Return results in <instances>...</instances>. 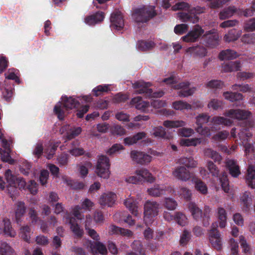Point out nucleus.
I'll return each mask as SVG.
<instances>
[{"mask_svg":"<svg viewBox=\"0 0 255 255\" xmlns=\"http://www.w3.org/2000/svg\"><path fill=\"white\" fill-rule=\"evenodd\" d=\"M242 30L235 28L230 30L228 33L225 34L224 39L225 41L230 42L237 40L241 35Z\"/></svg>","mask_w":255,"mask_h":255,"instance_id":"nucleus-29","label":"nucleus"},{"mask_svg":"<svg viewBox=\"0 0 255 255\" xmlns=\"http://www.w3.org/2000/svg\"><path fill=\"white\" fill-rule=\"evenodd\" d=\"M148 194L153 197H159L165 193V187L163 185L156 184L147 189Z\"/></svg>","mask_w":255,"mask_h":255,"instance_id":"nucleus-27","label":"nucleus"},{"mask_svg":"<svg viewBox=\"0 0 255 255\" xmlns=\"http://www.w3.org/2000/svg\"><path fill=\"white\" fill-rule=\"evenodd\" d=\"M124 204L127 208L130 211L131 213L134 216H137L138 213L137 211L138 207L136 202L133 199L129 198L125 200Z\"/></svg>","mask_w":255,"mask_h":255,"instance_id":"nucleus-35","label":"nucleus"},{"mask_svg":"<svg viewBox=\"0 0 255 255\" xmlns=\"http://www.w3.org/2000/svg\"><path fill=\"white\" fill-rule=\"evenodd\" d=\"M94 203L89 199L86 198L82 203L81 206L77 205L73 209L72 214L78 220L84 219V215L81 210L83 209L86 210H90L93 206Z\"/></svg>","mask_w":255,"mask_h":255,"instance_id":"nucleus-11","label":"nucleus"},{"mask_svg":"<svg viewBox=\"0 0 255 255\" xmlns=\"http://www.w3.org/2000/svg\"><path fill=\"white\" fill-rule=\"evenodd\" d=\"M251 115L250 112L240 109H231L224 113L225 117L237 120H246Z\"/></svg>","mask_w":255,"mask_h":255,"instance_id":"nucleus-12","label":"nucleus"},{"mask_svg":"<svg viewBox=\"0 0 255 255\" xmlns=\"http://www.w3.org/2000/svg\"><path fill=\"white\" fill-rule=\"evenodd\" d=\"M92 164L90 161H86L84 165H81L79 167V172L81 176L84 178L88 173V168L91 167Z\"/></svg>","mask_w":255,"mask_h":255,"instance_id":"nucleus-55","label":"nucleus"},{"mask_svg":"<svg viewBox=\"0 0 255 255\" xmlns=\"http://www.w3.org/2000/svg\"><path fill=\"white\" fill-rule=\"evenodd\" d=\"M174 177L178 180L186 181L191 178L190 172L184 166L176 167L172 172Z\"/></svg>","mask_w":255,"mask_h":255,"instance_id":"nucleus-18","label":"nucleus"},{"mask_svg":"<svg viewBox=\"0 0 255 255\" xmlns=\"http://www.w3.org/2000/svg\"><path fill=\"white\" fill-rule=\"evenodd\" d=\"M223 106V103L221 101L217 99H212L208 105L209 108H212L214 110H217L221 108Z\"/></svg>","mask_w":255,"mask_h":255,"instance_id":"nucleus-62","label":"nucleus"},{"mask_svg":"<svg viewBox=\"0 0 255 255\" xmlns=\"http://www.w3.org/2000/svg\"><path fill=\"white\" fill-rule=\"evenodd\" d=\"M205 8L197 6L196 7H190L188 13L180 12L177 13L178 17L184 22H190L196 23L199 21V18L197 16L205 12Z\"/></svg>","mask_w":255,"mask_h":255,"instance_id":"nucleus-6","label":"nucleus"},{"mask_svg":"<svg viewBox=\"0 0 255 255\" xmlns=\"http://www.w3.org/2000/svg\"><path fill=\"white\" fill-rule=\"evenodd\" d=\"M209 119L210 117L207 114H200L196 118V124L198 126H202L203 124L207 123L209 122Z\"/></svg>","mask_w":255,"mask_h":255,"instance_id":"nucleus-61","label":"nucleus"},{"mask_svg":"<svg viewBox=\"0 0 255 255\" xmlns=\"http://www.w3.org/2000/svg\"><path fill=\"white\" fill-rule=\"evenodd\" d=\"M76 219V217L74 216V217H69L67 219L70 224V229L75 236L78 238H80L83 236L84 231L77 223Z\"/></svg>","mask_w":255,"mask_h":255,"instance_id":"nucleus-21","label":"nucleus"},{"mask_svg":"<svg viewBox=\"0 0 255 255\" xmlns=\"http://www.w3.org/2000/svg\"><path fill=\"white\" fill-rule=\"evenodd\" d=\"M3 222L4 234L10 237H14L16 233L12 228L10 220L8 219H4Z\"/></svg>","mask_w":255,"mask_h":255,"instance_id":"nucleus-41","label":"nucleus"},{"mask_svg":"<svg viewBox=\"0 0 255 255\" xmlns=\"http://www.w3.org/2000/svg\"><path fill=\"white\" fill-rule=\"evenodd\" d=\"M11 152V150H3L0 148V154L1 156V160L5 162H8L10 164H13L14 163V160L11 158L10 153Z\"/></svg>","mask_w":255,"mask_h":255,"instance_id":"nucleus-47","label":"nucleus"},{"mask_svg":"<svg viewBox=\"0 0 255 255\" xmlns=\"http://www.w3.org/2000/svg\"><path fill=\"white\" fill-rule=\"evenodd\" d=\"M238 56L237 53L234 50L226 49L222 50L219 54V58L221 60H231L237 58Z\"/></svg>","mask_w":255,"mask_h":255,"instance_id":"nucleus-33","label":"nucleus"},{"mask_svg":"<svg viewBox=\"0 0 255 255\" xmlns=\"http://www.w3.org/2000/svg\"><path fill=\"white\" fill-rule=\"evenodd\" d=\"M5 177L7 182L11 187H16L20 184L21 186L25 185V182L21 178L17 177L11 173L10 169H7L5 173Z\"/></svg>","mask_w":255,"mask_h":255,"instance_id":"nucleus-17","label":"nucleus"},{"mask_svg":"<svg viewBox=\"0 0 255 255\" xmlns=\"http://www.w3.org/2000/svg\"><path fill=\"white\" fill-rule=\"evenodd\" d=\"M82 128L78 127H71L66 133V138L67 140H71L78 136L82 132Z\"/></svg>","mask_w":255,"mask_h":255,"instance_id":"nucleus-38","label":"nucleus"},{"mask_svg":"<svg viewBox=\"0 0 255 255\" xmlns=\"http://www.w3.org/2000/svg\"><path fill=\"white\" fill-rule=\"evenodd\" d=\"M201 139L199 138H185L182 139L180 141V144L182 146H196L200 144Z\"/></svg>","mask_w":255,"mask_h":255,"instance_id":"nucleus-46","label":"nucleus"},{"mask_svg":"<svg viewBox=\"0 0 255 255\" xmlns=\"http://www.w3.org/2000/svg\"><path fill=\"white\" fill-rule=\"evenodd\" d=\"M217 217L219 221V227L225 228L227 225V213L223 207H219L217 209Z\"/></svg>","mask_w":255,"mask_h":255,"instance_id":"nucleus-26","label":"nucleus"},{"mask_svg":"<svg viewBox=\"0 0 255 255\" xmlns=\"http://www.w3.org/2000/svg\"><path fill=\"white\" fill-rule=\"evenodd\" d=\"M163 81L167 84H171L172 87L175 89L180 90L178 92L180 97H186L192 95L195 91V88H189L190 83L184 82L176 84V81L173 77L165 78Z\"/></svg>","mask_w":255,"mask_h":255,"instance_id":"nucleus-5","label":"nucleus"},{"mask_svg":"<svg viewBox=\"0 0 255 255\" xmlns=\"http://www.w3.org/2000/svg\"><path fill=\"white\" fill-rule=\"evenodd\" d=\"M244 123L245 126L242 127L234 128L231 131V136L233 138H236L237 137L236 133H238V137L240 141V144L249 141L250 138L253 136V134L250 131L249 128L253 127V122L246 121Z\"/></svg>","mask_w":255,"mask_h":255,"instance_id":"nucleus-3","label":"nucleus"},{"mask_svg":"<svg viewBox=\"0 0 255 255\" xmlns=\"http://www.w3.org/2000/svg\"><path fill=\"white\" fill-rule=\"evenodd\" d=\"M206 86L212 89H221L223 87V83L220 80H212L206 84Z\"/></svg>","mask_w":255,"mask_h":255,"instance_id":"nucleus-58","label":"nucleus"},{"mask_svg":"<svg viewBox=\"0 0 255 255\" xmlns=\"http://www.w3.org/2000/svg\"><path fill=\"white\" fill-rule=\"evenodd\" d=\"M178 163L185 165L188 168H194L197 165V162L192 157L189 158L183 157L178 159Z\"/></svg>","mask_w":255,"mask_h":255,"instance_id":"nucleus-42","label":"nucleus"},{"mask_svg":"<svg viewBox=\"0 0 255 255\" xmlns=\"http://www.w3.org/2000/svg\"><path fill=\"white\" fill-rule=\"evenodd\" d=\"M69 158V154L65 153H61L57 157L58 164L60 166L66 165L68 164Z\"/></svg>","mask_w":255,"mask_h":255,"instance_id":"nucleus-64","label":"nucleus"},{"mask_svg":"<svg viewBox=\"0 0 255 255\" xmlns=\"http://www.w3.org/2000/svg\"><path fill=\"white\" fill-rule=\"evenodd\" d=\"M224 98L231 102L240 101L243 99V95L238 92H226L223 93Z\"/></svg>","mask_w":255,"mask_h":255,"instance_id":"nucleus-43","label":"nucleus"},{"mask_svg":"<svg viewBox=\"0 0 255 255\" xmlns=\"http://www.w3.org/2000/svg\"><path fill=\"white\" fill-rule=\"evenodd\" d=\"M220 183L221 184L223 190L226 193H228L230 190L229 182L228 176L226 174H223L222 177L220 178Z\"/></svg>","mask_w":255,"mask_h":255,"instance_id":"nucleus-57","label":"nucleus"},{"mask_svg":"<svg viewBox=\"0 0 255 255\" xmlns=\"http://www.w3.org/2000/svg\"><path fill=\"white\" fill-rule=\"evenodd\" d=\"M111 27L118 30L122 29L124 26L123 15L119 10H115L111 15Z\"/></svg>","mask_w":255,"mask_h":255,"instance_id":"nucleus-13","label":"nucleus"},{"mask_svg":"<svg viewBox=\"0 0 255 255\" xmlns=\"http://www.w3.org/2000/svg\"><path fill=\"white\" fill-rule=\"evenodd\" d=\"M244 29L248 32L255 31V18L247 20L244 23Z\"/></svg>","mask_w":255,"mask_h":255,"instance_id":"nucleus-56","label":"nucleus"},{"mask_svg":"<svg viewBox=\"0 0 255 255\" xmlns=\"http://www.w3.org/2000/svg\"><path fill=\"white\" fill-rule=\"evenodd\" d=\"M237 11V8L235 6H230L223 9L219 13V18L224 20L231 17Z\"/></svg>","mask_w":255,"mask_h":255,"instance_id":"nucleus-34","label":"nucleus"},{"mask_svg":"<svg viewBox=\"0 0 255 255\" xmlns=\"http://www.w3.org/2000/svg\"><path fill=\"white\" fill-rule=\"evenodd\" d=\"M174 220L177 223L181 226H184L187 223V218L185 214L181 212H176L174 216Z\"/></svg>","mask_w":255,"mask_h":255,"instance_id":"nucleus-50","label":"nucleus"},{"mask_svg":"<svg viewBox=\"0 0 255 255\" xmlns=\"http://www.w3.org/2000/svg\"><path fill=\"white\" fill-rule=\"evenodd\" d=\"M206 42L209 46L215 47L219 44V36L217 30L213 29L208 31L204 35Z\"/></svg>","mask_w":255,"mask_h":255,"instance_id":"nucleus-16","label":"nucleus"},{"mask_svg":"<svg viewBox=\"0 0 255 255\" xmlns=\"http://www.w3.org/2000/svg\"><path fill=\"white\" fill-rule=\"evenodd\" d=\"M135 174L137 176H139L140 181H146L152 183L155 180L152 174L145 168H142L140 169L136 170L135 171Z\"/></svg>","mask_w":255,"mask_h":255,"instance_id":"nucleus-23","label":"nucleus"},{"mask_svg":"<svg viewBox=\"0 0 255 255\" xmlns=\"http://www.w3.org/2000/svg\"><path fill=\"white\" fill-rule=\"evenodd\" d=\"M155 7H146L135 9L132 14L133 18L137 23H145L157 14Z\"/></svg>","mask_w":255,"mask_h":255,"instance_id":"nucleus-4","label":"nucleus"},{"mask_svg":"<svg viewBox=\"0 0 255 255\" xmlns=\"http://www.w3.org/2000/svg\"><path fill=\"white\" fill-rule=\"evenodd\" d=\"M138 49L142 51L152 49L155 46V43L152 41L139 40L137 44Z\"/></svg>","mask_w":255,"mask_h":255,"instance_id":"nucleus-37","label":"nucleus"},{"mask_svg":"<svg viewBox=\"0 0 255 255\" xmlns=\"http://www.w3.org/2000/svg\"><path fill=\"white\" fill-rule=\"evenodd\" d=\"M163 125L169 128H177L179 127H183L186 125V122L183 121H170L166 120L164 121Z\"/></svg>","mask_w":255,"mask_h":255,"instance_id":"nucleus-39","label":"nucleus"},{"mask_svg":"<svg viewBox=\"0 0 255 255\" xmlns=\"http://www.w3.org/2000/svg\"><path fill=\"white\" fill-rule=\"evenodd\" d=\"M188 208L194 220L197 221L202 219L204 213L194 203L190 202L188 204Z\"/></svg>","mask_w":255,"mask_h":255,"instance_id":"nucleus-25","label":"nucleus"},{"mask_svg":"<svg viewBox=\"0 0 255 255\" xmlns=\"http://www.w3.org/2000/svg\"><path fill=\"white\" fill-rule=\"evenodd\" d=\"M130 157L132 160L140 164H147L152 160V157L143 152L132 150L130 152Z\"/></svg>","mask_w":255,"mask_h":255,"instance_id":"nucleus-10","label":"nucleus"},{"mask_svg":"<svg viewBox=\"0 0 255 255\" xmlns=\"http://www.w3.org/2000/svg\"><path fill=\"white\" fill-rule=\"evenodd\" d=\"M26 210L25 204L22 202H18L16 204L15 211V221L17 224L21 222V218L24 215Z\"/></svg>","mask_w":255,"mask_h":255,"instance_id":"nucleus-32","label":"nucleus"},{"mask_svg":"<svg viewBox=\"0 0 255 255\" xmlns=\"http://www.w3.org/2000/svg\"><path fill=\"white\" fill-rule=\"evenodd\" d=\"M188 26L186 24H180L176 25L174 29V32L177 34L181 35L188 30Z\"/></svg>","mask_w":255,"mask_h":255,"instance_id":"nucleus-63","label":"nucleus"},{"mask_svg":"<svg viewBox=\"0 0 255 255\" xmlns=\"http://www.w3.org/2000/svg\"><path fill=\"white\" fill-rule=\"evenodd\" d=\"M187 52H190L194 55L200 57H204L206 55L207 50L203 46L197 45L196 46L190 47L187 49Z\"/></svg>","mask_w":255,"mask_h":255,"instance_id":"nucleus-30","label":"nucleus"},{"mask_svg":"<svg viewBox=\"0 0 255 255\" xmlns=\"http://www.w3.org/2000/svg\"><path fill=\"white\" fill-rule=\"evenodd\" d=\"M104 18L105 13L98 11L92 14L86 16L84 18V22L90 26H94L102 22Z\"/></svg>","mask_w":255,"mask_h":255,"instance_id":"nucleus-15","label":"nucleus"},{"mask_svg":"<svg viewBox=\"0 0 255 255\" xmlns=\"http://www.w3.org/2000/svg\"><path fill=\"white\" fill-rule=\"evenodd\" d=\"M61 99L62 102H58L54 108V113L61 121L64 119L66 110L77 109L80 106L79 102L73 97L64 96L61 97Z\"/></svg>","mask_w":255,"mask_h":255,"instance_id":"nucleus-2","label":"nucleus"},{"mask_svg":"<svg viewBox=\"0 0 255 255\" xmlns=\"http://www.w3.org/2000/svg\"><path fill=\"white\" fill-rule=\"evenodd\" d=\"M110 166L109 158L105 155H100L96 165V173L101 178H108L110 173L109 171Z\"/></svg>","mask_w":255,"mask_h":255,"instance_id":"nucleus-9","label":"nucleus"},{"mask_svg":"<svg viewBox=\"0 0 255 255\" xmlns=\"http://www.w3.org/2000/svg\"><path fill=\"white\" fill-rule=\"evenodd\" d=\"M164 205V207L169 210H175L177 206L176 201L170 198H165Z\"/></svg>","mask_w":255,"mask_h":255,"instance_id":"nucleus-60","label":"nucleus"},{"mask_svg":"<svg viewBox=\"0 0 255 255\" xmlns=\"http://www.w3.org/2000/svg\"><path fill=\"white\" fill-rule=\"evenodd\" d=\"M85 230L87 234L95 241L88 240L86 242V246L88 249L93 255H98L99 254L106 255L107 253V249L106 246L102 243L99 242L100 237L97 232L89 228L87 224H85Z\"/></svg>","mask_w":255,"mask_h":255,"instance_id":"nucleus-1","label":"nucleus"},{"mask_svg":"<svg viewBox=\"0 0 255 255\" xmlns=\"http://www.w3.org/2000/svg\"><path fill=\"white\" fill-rule=\"evenodd\" d=\"M226 167L230 174L234 178H237L241 174L240 168L237 161L230 159L226 162Z\"/></svg>","mask_w":255,"mask_h":255,"instance_id":"nucleus-19","label":"nucleus"},{"mask_svg":"<svg viewBox=\"0 0 255 255\" xmlns=\"http://www.w3.org/2000/svg\"><path fill=\"white\" fill-rule=\"evenodd\" d=\"M159 204L155 201H147L144 205V222L146 225L151 224L158 214Z\"/></svg>","mask_w":255,"mask_h":255,"instance_id":"nucleus-7","label":"nucleus"},{"mask_svg":"<svg viewBox=\"0 0 255 255\" xmlns=\"http://www.w3.org/2000/svg\"><path fill=\"white\" fill-rule=\"evenodd\" d=\"M73 148L69 150V152L72 155L75 156H79L83 155L85 151L83 148H77V146L79 145L78 140L74 141L71 143Z\"/></svg>","mask_w":255,"mask_h":255,"instance_id":"nucleus-44","label":"nucleus"},{"mask_svg":"<svg viewBox=\"0 0 255 255\" xmlns=\"http://www.w3.org/2000/svg\"><path fill=\"white\" fill-rule=\"evenodd\" d=\"M195 189L200 193L205 195L208 192V188L206 185L200 180H198L195 182Z\"/></svg>","mask_w":255,"mask_h":255,"instance_id":"nucleus-52","label":"nucleus"},{"mask_svg":"<svg viewBox=\"0 0 255 255\" xmlns=\"http://www.w3.org/2000/svg\"><path fill=\"white\" fill-rule=\"evenodd\" d=\"M246 182L252 188H255V166L250 165L246 176Z\"/></svg>","mask_w":255,"mask_h":255,"instance_id":"nucleus-24","label":"nucleus"},{"mask_svg":"<svg viewBox=\"0 0 255 255\" xmlns=\"http://www.w3.org/2000/svg\"><path fill=\"white\" fill-rule=\"evenodd\" d=\"M204 154L206 156L211 158L215 162H220L222 160L221 156L217 151L211 148L206 149Z\"/></svg>","mask_w":255,"mask_h":255,"instance_id":"nucleus-48","label":"nucleus"},{"mask_svg":"<svg viewBox=\"0 0 255 255\" xmlns=\"http://www.w3.org/2000/svg\"><path fill=\"white\" fill-rule=\"evenodd\" d=\"M210 209L208 206H205L204 211V215L202 217V223L204 226L207 227L210 224Z\"/></svg>","mask_w":255,"mask_h":255,"instance_id":"nucleus-59","label":"nucleus"},{"mask_svg":"<svg viewBox=\"0 0 255 255\" xmlns=\"http://www.w3.org/2000/svg\"><path fill=\"white\" fill-rule=\"evenodd\" d=\"M134 89H136L135 93L138 94H144L147 97H161L164 94L162 91L154 92L151 89L149 88L151 84L149 82L137 81L132 85Z\"/></svg>","mask_w":255,"mask_h":255,"instance_id":"nucleus-8","label":"nucleus"},{"mask_svg":"<svg viewBox=\"0 0 255 255\" xmlns=\"http://www.w3.org/2000/svg\"><path fill=\"white\" fill-rule=\"evenodd\" d=\"M212 123L215 125H224L230 126L233 124V121L223 117L215 116L212 119Z\"/></svg>","mask_w":255,"mask_h":255,"instance_id":"nucleus-36","label":"nucleus"},{"mask_svg":"<svg viewBox=\"0 0 255 255\" xmlns=\"http://www.w3.org/2000/svg\"><path fill=\"white\" fill-rule=\"evenodd\" d=\"M241 41L245 44H255V34H245L242 37Z\"/></svg>","mask_w":255,"mask_h":255,"instance_id":"nucleus-53","label":"nucleus"},{"mask_svg":"<svg viewBox=\"0 0 255 255\" xmlns=\"http://www.w3.org/2000/svg\"><path fill=\"white\" fill-rule=\"evenodd\" d=\"M116 197V194L113 192L104 193L101 196L99 203L101 205L111 207L115 203Z\"/></svg>","mask_w":255,"mask_h":255,"instance_id":"nucleus-20","label":"nucleus"},{"mask_svg":"<svg viewBox=\"0 0 255 255\" xmlns=\"http://www.w3.org/2000/svg\"><path fill=\"white\" fill-rule=\"evenodd\" d=\"M146 136V133L143 131L138 132L132 136L127 137L124 139V143L126 145H133L140 140L144 139Z\"/></svg>","mask_w":255,"mask_h":255,"instance_id":"nucleus-22","label":"nucleus"},{"mask_svg":"<svg viewBox=\"0 0 255 255\" xmlns=\"http://www.w3.org/2000/svg\"><path fill=\"white\" fill-rule=\"evenodd\" d=\"M0 254L1 255H15L14 250L5 242L0 243Z\"/></svg>","mask_w":255,"mask_h":255,"instance_id":"nucleus-40","label":"nucleus"},{"mask_svg":"<svg viewBox=\"0 0 255 255\" xmlns=\"http://www.w3.org/2000/svg\"><path fill=\"white\" fill-rule=\"evenodd\" d=\"M190 5L187 2L182 1L176 3L172 7V9L174 11L178 10H185L189 12Z\"/></svg>","mask_w":255,"mask_h":255,"instance_id":"nucleus-54","label":"nucleus"},{"mask_svg":"<svg viewBox=\"0 0 255 255\" xmlns=\"http://www.w3.org/2000/svg\"><path fill=\"white\" fill-rule=\"evenodd\" d=\"M30 228L28 226H23L20 228L21 238L26 242H29L30 239Z\"/></svg>","mask_w":255,"mask_h":255,"instance_id":"nucleus-51","label":"nucleus"},{"mask_svg":"<svg viewBox=\"0 0 255 255\" xmlns=\"http://www.w3.org/2000/svg\"><path fill=\"white\" fill-rule=\"evenodd\" d=\"M110 91L111 89L109 88V85H100L94 88L92 90V92L94 96L98 97L102 94L104 93H108Z\"/></svg>","mask_w":255,"mask_h":255,"instance_id":"nucleus-45","label":"nucleus"},{"mask_svg":"<svg viewBox=\"0 0 255 255\" xmlns=\"http://www.w3.org/2000/svg\"><path fill=\"white\" fill-rule=\"evenodd\" d=\"M130 104L135 105L136 109L141 111H145L149 106V102L143 101L140 97H136L131 99Z\"/></svg>","mask_w":255,"mask_h":255,"instance_id":"nucleus-31","label":"nucleus"},{"mask_svg":"<svg viewBox=\"0 0 255 255\" xmlns=\"http://www.w3.org/2000/svg\"><path fill=\"white\" fill-rule=\"evenodd\" d=\"M204 33V30L199 25H196L193 29L185 36L182 37V40L187 42L196 41Z\"/></svg>","mask_w":255,"mask_h":255,"instance_id":"nucleus-14","label":"nucleus"},{"mask_svg":"<svg viewBox=\"0 0 255 255\" xmlns=\"http://www.w3.org/2000/svg\"><path fill=\"white\" fill-rule=\"evenodd\" d=\"M172 105L173 108L176 110H190L192 108L190 104L182 101H175L173 103Z\"/></svg>","mask_w":255,"mask_h":255,"instance_id":"nucleus-49","label":"nucleus"},{"mask_svg":"<svg viewBox=\"0 0 255 255\" xmlns=\"http://www.w3.org/2000/svg\"><path fill=\"white\" fill-rule=\"evenodd\" d=\"M222 68L225 72L238 71L240 70L241 62L240 61H229L223 64Z\"/></svg>","mask_w":255,"mask_h":255,"instance_id":"nucleus-28","label":"nucleus"}]
</instances>
